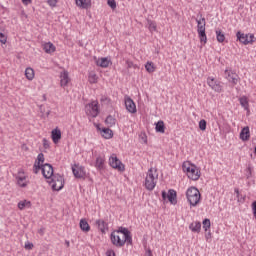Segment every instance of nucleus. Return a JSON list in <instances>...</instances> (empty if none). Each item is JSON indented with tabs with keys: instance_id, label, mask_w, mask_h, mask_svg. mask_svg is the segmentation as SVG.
Wrapping results in <instances>:
<instances>
[{
	"instance_id": "obj_29",
	"label": "nucleus",
	"mask_w": 256,
	"mask_h": 256,
	"mask_svg": "<svg viewBox=\"0 0 256 256\" xmlns=\"http://www.w3.org/2000/svg\"><path fill=\"white\" fill-rule=\"evenodd\" d=\"M240 105L245 109V111H249V99L246 96H242L239 98Z\"/></svg>"
},
{
	"instance_id": "obj_4",
	"label": "nucleus",
	"mask_w": 256,
	"mask_h": 256,
	"mask_svg": "<svg viewBox=\"0 0 256 256\" xmlns=\"http://www.w3.org/2000/svg\"><path fill=\"white\" fill-rule=\"evenodd\" d=\"M48 183L52 186L53 191H61L65 185V180L63 179V176L54 174Z\"/></svg>"
},
{
	"instance_id": "obj_38",
	"label": "nucleus",
	"mask_w": 256,
	"mask_h": 256,
	"mask_svg": "<svg viewBox=\"0 0 256 256\" xmlns=\"http://www.w3.org/2000/svg\"><path fill=\"white\" fill-rule=\"evenodd\" d=\"M99 77H97V74H95V72H90L89 76H88V81L89 83H97Z\"/></svg>"
},
{
	"instance_id": "obj_2",
	"label": "nucleus",
	"mask_w": 256,
	"mask_h": 256,
	"mask_svg": "<svg viewBox=\"0 0 256 256\" xmlns=\"http://www.w3.org/2000/svg\"><path fill=\"white\" fill-rule=\"evenodd\" d=\"M157 179H159V174H157V169L150 168L146 174L145 187L147 191H153L157 185Z\"/></svg>"
},
{
	"instance_id": "obj_53",
	"label": "nucleus",
	"mask_w": 256,
	"mask_h": 256,
	"mask_svg": "<svg viewBox=\"0 0 256 256\" xmlns=\"http://www.w3.org/2000/svg\"><path fill=\"white\" fill-rule=\"evenodd\" d=\"M146 256H153V254L151 253V250H148V251L146 252Z\"/></svg>"
},
{
	"instance_id": "obj_12",
	"label": "nucleus",
	"mask_w": 256,
	"mask_h": 256,
	"mask_svg": "<svg viewBox=\"0 0 256 256\" xmlns=\"http://www.w3.org/2000/svg\"><path fill=\"white\" fill-rule=\"evenodd\" d=\"M118 235H122L127 239V245H133V238L131 237V232L125 227H119L118 230L114 231Z\"/></svg>"
},
{
	"instance_id": "obj_5",
	"label": "nucleus",
	"mask_w": 256,
	"mask_h": 256,
	"mask_svg": "<svg viewBox=\"0 0 256 256\" xmlns=\"http://www.w3.org/2000/svg\"><path fill=\"white\" fill-rule=\"evenodd\" d=\"M196 23H197V31H198V35L200 37V41L201 43H207V34H205V18H200V19H196Z\"/></svg>"
},
{
	"instance_id": "obj_11",
	"label": "nucleus",
	"mask_w": 256,
	"mask_h": 256,
	"mask_svg": "<svg viewBox=\"0 0 256 256\" xmlns=\"http://www.w3.org/2000/svg\"><path fill=\"white\" fill-rule=\"evenodd\" d=\"M109 165L112 166L113 169H117L118 171H125V165L121 163V160H118L117 156L112 155L109 159Z\"/></svg>"
},
{
	"instance_id": "obj_49",
	"label": "nucleus",
	"mask_w": 256,
	"mask_h": 256,
	"mask_svg": "<svg viewBox=\"0 0 256 256\" xmlns=\"http://www.w3.org/2000/svg\"><path fill=\"white\" fill-rule=\"evenodd\" d=\"M106 256H115V251H113V250H108V251L106 252Z\"/></svg>"
},
{
	"instance_id": "obj_28",
	"label": "nucleus",
	"mask_w": 256,
	"mask_h": 256,
	"mask_svg": "<svg viewBox=\"0 0 256 256\" xmlns=\"http://www.w3.org/2000/svg\"><path fill=\"white\" fill-rule=\"evenodd\" d=\"M80 229L81 231H85L86 233H89V231H91V226H89V223L87 222V220L82 219L80 220Z\"/></svg>"
},
{
	"instance_id": "obj_9",
	"label": "nucleus",
	"mask_w": 256,
	"mask_h": 256,
	"mask_svg": "<svg viewBox=\"0 0 256 256\" xmlns=\"http://www.w3.org/2000/svg\"><path fill=\"white\" fill-rule=\"evenodd\" d=\"M72 173L76 179H85V176H86L85 167L79 164H74L72 166Z\"/></svg>"
},
{
	"instance_id": "obj_40",
	"label": "nucleus",
	"mask_w": 256,
	"mask_h": 256,
	"mask_svg": "<svg viewBox=\"0 0 256 256\" xmlns=\"http://www.w3.org/2000/svg\"><path fill=\"white\" fill-rule=\"evenodd\" d=\"M199 129L201 131H205L207 129V121H205V119L200 120Z\"/></svg>"
},
{
	"instance_id": "obj_23",
	"label": "nucleus",
	"mask_w": 256,
	"mask_h": 256,
	"mask_svg": "<svg viewBox=\"0 0 256 256\" xmlns=\"http://www.w3.org/2000/svg\"><path fill=\"white\" fill-rule=\"evenodd\" d=\"M96 225H98V229L101 233H105L109 229L105 220H97Z\"/></svg>"
},
{
	"instance_id": "obj_35",
	"label": "nucleus",
	"mask_w": 256,
	"mask_h": 256,
	"mask_svg": "<svg viewBox=\"0 0 256 256\" xmlns=\"http://www.w3.org/2000/svg\"><path fill=\"white\" fill-rule=\"evenodd\" d=\"M25 207H31V202L27 200H23L18 203V208L20 209V211H23Z\"/></svg>"
},
{
	"instance_id": "obj_1",
	"label": "nucleus",
	"mask_w": 256,
	"mask_h": 256,
	"mask_svg": "<svg viewBox=\"0 0 256 256\" xmlns=\"http://www.w3.org/2000/svg\"><path fill=\"white\" fill-rule=\"evenodd\" d=\"M182 169L184 173L187 174L188 179H191L192 181H199V177H201V171H199L197 166L191 164L189 161H186L183 163Z\"/></svg>"
},
{
	"instance_id": "obj_47",
	"label": "nucleus",
	"mask_w": 256,
	"mask_h": 256,
	"mask_svg": "<svg viewBox=\"0 0 256 256\" xmlns=\"http://www.w3.org/2000/svg\"><path fill=\"white\" fill-rule=\"evenodd\" d=\"M246 171H247L246 177H247V179H250V177H251V175H252L251 166H248V168H247Z\"/></svg>"
},
{
	"instance_id": "obj_18",
	"label": "nucleus",
	"mask_w": 256,
	"mask_h": 256,
	"mask_svg": "<svg viewBox=\"0 0 256 256\" xmlns=\"http://www.w3.org/2000/svg\"><path fill=\"white\" fill-rule=\"evenodd\" d=\"M97 130L100 131L101 136L104 137V139H112L113 137V130L109 129V128H100L99 126H97Z\"/></svg>"
},
{
	"instance_id": "obj_34",
	"label": "nucleus",
	"mask_w": 256,
	"mask_h": 256,
	"mask_svg": "<svg viewBox=\"0 0 256 256\" xmlns=\"http://www.w3.org/2000/svg\"><path fill=\"white\" fill-rule=\"evenodd\" d=\"M216 39L218 43H223L225 41V34H223V31L216 30Z\"/></svg>"
},
{
	"instance_id": "obj_41",
	"label": "nucleus",
	"mask_w": 256,
	"mask_h": 256,
	"mask_svg": "<svg viewBox=\"0 0 256 256\" xmlns=\"http://www.w3.org/2000/svg\"><path fill=\"white\" fill-rule=\"evenodd\" d=\"M139 139L142 141V143L147 144V134H145L144 132L140 133Z\"/></svg>"
},
{
	"instance_id": "obj_27",
	"label": "nucleus",
	"mask_w": 256,
	"mask_h": 256,
	"mask_svg": "<svg viewBox=\"0 0 256 256\" xmlns=\"http://www.w3.org/2000/svg\"><path fill=\"white\" fill-rule=\"evenodd\" d=\"M226 78L229 81V83H232V85H237V83L239 82V76H237V74L234 73H228V76Z\"/></svg>"
},
{
	"instance_id": "obj_51",
	"label": "nucleus",
	"mask_w": 256,
	"mask_h": 256,
	"mask_svg": "<svg viewBox=\"0 0 256 256\" xmlns=\"http://www.w3.org/2000/svg\"><path fill=\"white\" fill-rule=\"evenodd\" d=\"M206 241H209V239H211V232H208L206 235Z\"/></svg>"
},
{
	"instance_id": "obj_55",
	"label": "nucleus",
	"mask_w": 256,
	"mask_h": 256,
	"mask_svg": "<svg viewBox=\"0 0 256 256\" xmlns=\"http://www.w3.org/2000/svg\"><path fill=\"white\" fill-rule=\"evenodd\" d=\"M66 245H67V247H69V241H66Z\"/></svg>"
},
{
	"instance_id": "obj_44",
	"label": "nucleus",
	"mask_w": 256,
	"mask_h": 256,
	"mask_svg": "<svg viewBox=\"0 0 256 256\" xmlns=\"http://www.w3.org/2000/svg\"><path fill=\"white\" fill-rule=\"evenodd\" d=\"M50 145H51V142H49V140H47V138H44L43 139V147H44V149H49Z\"/></svg>"
},
{
	"instance_id": "obj_21",
	"label": "nucleus",
	"mask_w": 256,
	"mask_h": 256,
	"mask_svg": "<svg viewBox=\"0 0 256 256\" xmlns=\"http://www.w3.org/2000/svg\"><path fill=\"white\" fill-rule=\"evenodd\" d=\"M95 167H96V169H98L99 171L105 169V157L98 156V157L96 158Z\"/></svg>"
},
{
	"instance_id": "obj_7",
	"label": "nucleus",
	"mask_w": 256,
	"mask_h": 256,
	"mask_svg": "<svg viewBox=\"0 0 256 256\" xmlns=\"http://www.w3.org/2000/svg\"><path fill=\"white\" fill-rule=\"evenodd\" d=\"M111 242L115 247H123L127 243V238L119 234V232H112L110 236Z\"/></svg>"
},
{
	"instance_id": "obj_19",
	"label": "nucleus",
	"mask_w": 256,
	"mask_h": 256,
	"mask_svg": "<svg viewBox=\"0 0 256 256\" xmlns=\"http://www.w3.org/2000/svg\"><path fill=\"white\" fill-rule=\"evenodd\" d=\"M251 137V131L249 130V126H245L240 132V139L242 141H249Z\"/></svg>"
},
{
	"instance_id": "obj_6",
	"label": "nucleus",
	"mask_w": 256,
	"mask_h": 256,
	"mask_svg": "<svg viewBox=\"0 0 256 256\" xmlns=\"http://www.w3.org/2000/svg\"><path fill=\"white\" fill-rule=\"evenodd\" d=\"M99 102L92 101L85 106V113L88 117H97L99 115Z\"/></svg>"
},
{
	"instance_id": "obj_54",
	"label": "nucleus",
	"mask_w": 256,
	"mask_h": 256,
	"mask_svg": "<svg viewBox=\"0 0 256 256\" xmlns=\"http://www.w3.org/2000/svg\"><path fill=\"white\" fill-rule=\"evenodd\" d=\"M50 113H51V111H48V112H47V117H49Z\"/></svg>"
},
{
	"instance_id": "obj_37",
	"label": "nucleus",
	"mask_w": 256,
	"mask_h": 256,
	"mask_svg": "<svg viewBox=\"0 0 256 256\" xmlns=\"http://www.w3.org/2000/svg\"><path fill=\"white\" fill-rule=\"evenodd\" d=\"M145 69L148 73H155V64H153V62H147Z\"/></svg>"
},
{
	"instance_id": "obj_26",
	"label": "nucleus",
	"mask_w": 256,
	"mask_h": 256,
	"mask_svg": "<svg viewBox=\"0 0 256 256\" xmlns=\"http://www.w3.org/2000/svg\"><path fill=\"white\" fill-rule=\"evenodd\" d=\"M25 77L28 79V81H33V79H35V70H33L31 67L26 68Z\"/></svg>"
},
{
	"instance_id": "obj_50",
	"label": "nucleus",
	"mask_w": 256,
	"mask_h": 256,
	"mask_svg": "<svg viewBox=\"0 0 256 256\" xmlns=\"http://www.w3.org/2000/svg\"><path fill=\"white\" fill-rule=\"evenodd\" d=\"M167 195H169V194H167V192H165V191H163L162 192V199H163V201H167Z\"/></svg>"
},
{
	"instance_id": "obj_24",
	"label": "nucleus",
	"mask_w": 256,
	"mask_h": 256,
	"mask_svg": "<svg viewBox=\"0 0 256 256\" xmlns=\"http://www.w3.org/2000/svg\"><path fill=\"white\" fill-rule=\"evenodd\" d=\"M61 140V130L59 129H54L52 130V141L53 143H59Z\"/></svg>"
},
{
	"instance_id": "obj_45",
	"label": "nucleus",
	"mask_w": 256,
	"mask_h": 256,
	"mask_svg": "<svg viewBox=\"0 0 256 256\" xmlns=\"http://www.w3.org/2000/svg\"><path fill=\"white\" fill-rule=\"evenodd\" d=\"M126 65H127L128 69H131V68L135 69V67H137V65L133 64V62H131L129 60L126 61Z\"/></svg>"
},
{
	"instance_id": "obj_3",
	"label": "nucleus",
	"mask_w": 256,
	"mask_h": 256,
	"mask_svg": "<svg viewBox=\"0 0 256 256\" xmlns=\"http://www.w3.org/2000/svg\"><path fill=\"white\" fill-rule=\"evenodd\" d=\"M186 197L191 207H197L201 201V192L196 187H190L186 191Z\"/></svg>"
},
{
	"instance_id": "obj_17",
	"label": "nucleus",
	"mask_w": 256,
	"mask_h": 256,
	"mask_svg": "<svg viewBox=\"0 0 256 256\" xmlns=\"http://www.w3.org/2000/svg\"><path fill=\"white\" fill-rule=\"evenodd\" d=\"M71 82V78H69V72L64 70L60 73V87H67Z\"/></svg>"
},
{
	"instance_id": "obj_13",
	"label": "nucleus",
	"mask_w": 256,
	"mask_h": 256,
	"mask_svg": "<svg viewBox=\"0 0 256 256\" xmlns=\"http://www.w3.org/2000/svg\"><path fill=\"white\" fill-rule=\"evenodd\" d=\"M236 37L240 41V43H243L244 45H249V43H253V39L255 36H253L252 34L237 32Z\"/></svg>"
},
{
	"instance_id": "obj_48",
	"label": "nucleus",
	"mask_w": 256,
	"mask_h": 256,
	"mask_svg": "<svg viewBox=\"0 0 256 256\" xmlns=\"http://www.w3.org/2000/svg\"><path fill=\"white\" fill-rule=\"evenodd\" d=\"M48 1V4L51 6V7H55V5H57V0H47Z\"/></svg>"
},
{
	"instance_id": "obj_14",
	"label": "nucleus",
	"mask_w": 256,
	"mask_h": 256,
	"mask_svg": "<svg viewBox=\"0 0 256 256\" xmlns=\"http://www.w3.org/2000/svg\"><path fill=\"white\" fill-rule=\"evenodd\" d=\"M42 163H45V155L43 153H40L38 154L37 159L33 166V173H35V175H37V173L41 171V168L43 167Z\"/></svg>"
},
{
	"instance_id": "obj_16",
	"label": "nucleus",
	"mask_w": 256,
	"mask_h": 256,
	"mask_svg": "<svg viewBox=\"0 0 256 256\" xmlns=\"http://www.w3.org/2000/svg\"><path fill=\"white\" fill-rule=\"evenodd\" d=\"M125 107L129 113H137V106L130 97L125 98Z\"/></svg>"
},
{
	"instance_id": "obj_36",
	"label": "nucleus",
	"mask_w": 256,
	"mask_h": 256,
	"mask_svg": "<svg viewBox=\"0 0 256 256\" xmlns=\"http://www.w3.org/2000/svg\"><path fill=\"white\" fill-rule=\"evenodd\" d=\"M116 122H117V120L111 115L108 116L105 120V123H106V125H108V127H113Z\"/></svg>"
},
{
	"instance_id": "obj_42",
	"label": "nucleus",
	"mask_w": 256,
	"mask_h": 256,
	"mask_svg": "<svg viewBox=\"0 0 256 256\" xmlns=\"http://www.w3.org/2000/svg\"><path fill=\"white\" fill-rule=\"evenodd\" d=\"M107 3L112 9H117V2L115 0H107Z\"/></svg>"
},
{
	"instance_id": "obj_33",
	"label": "nucleus",
	"mask_w": 256,
	"mask_h": 256,
	"mask_svg": "<svg viewBox=\"0 0 256 256\" xmlns=\"http://www.w3.org/2000/svg\"><path fill=\"white\" fill-rule=\"evenodd\" d=\"M156 133H165V122L160 120L156 123Z\"/></svg>"
},
{
	"instance_id": "obj_43",
	"label": "nucleus",
	"mask_w": 256,
	"mask_h": 256,
	"mask_svg": "<svg viewBox=\"0 0 256 256\" xmlns=\"http://www.w3.org/2000/svg\"><path fill=\"white\" fill-rule=\"evenodd\" d=\"M0 43H2L3 45L7 43V36L4 35L3 33H0Z\"/></svg>"
},
{
	"instance_id": "obj_15",
	"label": "nucleus",
	"mask_w": 256,
	"mask_h": 256,
	"mask_svg": "<svg viewBox=\"0 0 256 256\" xmlns=\"http://www.w3.org/2000/svg\"><path fill=\"white\" fill-rule=\"evenodd\" d=\"M42 171V175L43 177H45V179H50L53 177V166L51 164H44L42 165V167L40 168Z\"/></svg>"
},
{
	"instance_id": "obj_30",
	"label": "nucleus",
	"mask_w": 256,
	"mask_h": 256,
	"mask_svg": "<svg viewBox=\"0 0 256 256\" xmlns=\"http://www.w3.org/2000/svg\"><path fill=\"white\" fill-rule=\"evenodd\" d=\"M77 7H81V9H89L91 7V3L87 2V0H76Z\"/></svg>"
},
{
	"instance_id": "obj_56",
	"label": "nucleus",
	"mask_w": 256,
	"mask_h": 256,
	"mask_svg": "<svg viewBox=\"0 0 256 256\" xmlns=\"http://www.w3.org/2000/svg\"><path fill=\"white\" fill-rule=\"evenodd\" d=\"M39 233H41V235H43V230H40Z\"/></svg>"
},
{
	"instance_id": "obj_8",
	"label": "nucleus",
	"mask_w": 256,
	"mask_h": 256,
	"mask_svg": "<svg viewBox=\"0 0 256 256\" xmlns=\"http://www.w3.org/2000/svg\"><path fill=\"white\" fill-rule=\"evenodd\" d=\"M16 182L19 187L25 188L29 185V181L27 180V174L23 169L18 170L16 174Z\"/></svg>"
},
{
	"instance_id": "obj_22",
	"label": "nucleus",
	"mask_w": 256,
	"mask_h": 256,
	"mask_svg": "<svg viewBox=\"0 0 256 256\" xmlns=\"http://www.w3.org/2000/svg\"><path fill=\"white\" fill-rule=\"evenodd\" d=\"M189 229L192 233H201V222L195 221L189 225Z\"/></svg>"
},
{
	"instance_id": "obj_32",
	"label": "nucleus",
	"mask_w": 256,
	"mask_h": 256,
	"mask_svg": "<svg viewBox=\"0 0 256 256\" xmlns=\"http://www.w3.org/2000/svg\"><path fill=\"white\" fill-rule=\"evenodd\" d=\"M147 27L150 33L157 31V23L153 20L147 19Z\"/></svg>"
},
{
	"instance_id": "obj_20",
	"label": "nucleus",
	"mask_w": 256,
	"mask_h": 256,
	"mask_svg": "<svg viewBox=\"0 0 256 256\" xmlns=\"http://www.w3.org/2000/svg\"><path fill=\"white\" fill-rule=\"evenodd\" d=\"M167 199L172 205H176L177 204V192L173 189H170L168 191Z\"/></svg>"
},
{
	"instance_id": "obj_46",
	"label": "nucleus",
	"mask_w": 256,
	"mask_h": 256,
	"mask_svg": "<svg viewBox=\"0 0 256 256\" xmlns=\"http://www.w3.org/2000/svg\"><path fill=\"white\" fill-rule=\"evenodd\" d=\"M24 247L28 251H31V249H33V243L27 242Z\"/></svg>"
},
{
	"instance_id": "obj_31",
	"label": "nucleus",
	"mask_w": 256,
	"mask_h": 256,
	"mask_svg": "<svg viewBox=\"0 0 256 256\" xmlns=\"http://www.w3.org/2000/svg\"><path fill=\"white\" fill-rule=\"evenodd\" d=\"M43 49L45 53H55V45L53 43L48 42L43 45Z\"/></svg>"
},
{
	"instance_id": "obj_10",
	"label": "nucleus",
	"mask_w": 256,
	"mask_h": 256,
	"mask_svg": "<svg viewBox=\"0 0 256 256\" xmlns=\"http://www.w3.org/2000/svg\"><path fill=\"white\" fill-rule=\"evenodd\" d=\"M207 85L216 93H221L223 91V87L221 86V82L215 78L208 77L207 78Z\"/></svg>"
},
{
	"instance_id": "obj_39",
	"label": "nucleus",
	"mask_w": 256,
	"mask_h": 256,
	"mask_svg": "<svg viewBox=\"0 0 256 256\" xmlns=\"http://www.w3.org/2000/svg\"><path fill=\"white\" fill-rule=\"evenodd\" d=\"M202 225H203L204 231H209V229H211V220H209L207 218L204 219L202 222Z\"/></svg>"
},
{
	"instance_id": "obj_25",
	"label": "nucleus",
	"mask_w": 256,
	"mask_h": 256,
	"mask_svg": "<svg viewBox=\"0 0 256 256\" xmlns=\"http://www.w3.org/2000/svg\"><path fill=\"white\" fill-rule=\"evenodd\" d=\"M96 63L98 65V67L107 68V67H109V65H111V60H109L107 58H100L97 60Z\"/></svg>"
},
{
	"instance_id": "obj_52",
	"label": "nucleus",
	"mask_w": 256,
	"mask_h": 256,
	"mask_svg": "<svg viewBox=\"0 0 256 256\" xmlns=\"http://www.w3.org/2000/svg\"><path fill=\"white\" fill-rule=\"evenodd\" d=\"M22 3L24 5H29V3H31V0H22Z\"/></svg>"
}]
</instances>
